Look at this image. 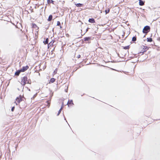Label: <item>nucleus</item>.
Segmentation results:
<instances>
[{"instance_id":"nucleus-5","label":"nucleus","mask_w":160,"mask_h":160,"mask_svg":"<svg viewBox=\"0 0 160 160\" xmlns=\"http://www.w3.org/2000/svg\"><path fill=\"white\" fill-rule=\"evenodd\" d=\"M142 48H143V49H144L143 51H142L143 52H146L147 50L148 49H147V47L143 46L142 47Z\"/></svg>"},{"instance_id":"nucleus-23","label":"nucleus","mask_w":160,"mask_h":160,"mask_svg":"<svg viewBox=\"0 0 160 160\" xmlns=\"http://www.w3.org/2000/svg\"><path fill=\"white\" fill-rule=\"evenodd\" d=\"M48 48H49V45H48Z\"/></svg>"},{"instance_id":"nucleus-16","label":"nucleus","mask_w":160,"mask_h":160,"mask_svg":"<svg viewBox=\"0 0 160 160\" xmlns=\"http://www.w3.org/2000/svg\"><path fill=\"white\" fill-rule=\"evenodd\" d=\"M136 40V38L135 37H133L132 38V41H135Z\"/></svg>"},{"instance_id":"nucleus-10","label":"nucleus","mask_w":160,"mask_h":160,"mask_svg":"<svg viewBox=\"0 0 160 160\" xmlns=\"http://www.w3.org/2000/svg\"><path fill=\"white\" fill-rule=\"evenodd\" d=\"M139 5L141 6L143 5L144 4L143 2L141 0H139Z\"/></svg>"},{"instance_id":"nucleus-18","label":"nucleus","mask_w":160,"mask_h":160,"mask_svg":"<svg viewBox=\"0 0 160 160\" xmlns=\"http://www.w3.org/2000/svg\"><path fill=\"white\" fill-rule=\"evenodd\" d=\"M128 48H129L128 46H126V47H124V48L125 49H128Z\"/></svg>"},{"instance_id":"nucleus-3","label":"nucleus","mask_w":160,"mask_h":160,"mask_svg":"<svg viewBox=\"0 0 160 160\" xmlns=\"http://www.w3.org/2000/svg\"><path fill=\"white\" fill-rule=\"evenodd\" d=\"M21 101V98L20 97H18L16 99V101H15V103H16L17 105L18 104V103H19V102Z\"/></svg>"},{"instance_id":"nucleus-12","label":"nucleus","mask_w":160,"mask_h":160,"mask_svg":"<svg viewBox=\"0 0 160 160\" xmlns=\"http://www.w3.org/2000/svg\"><path fill=\"white\" fill-rule=\"evenodd\" d=\"M52 19V15H50L49 16L48 20V21H50Z\"/></svg>"},{"instance_id":"nucleus-22","label":"nucleus","mask_w":160,"mask_h":160,"mask_svg":"<svg viewBox=\"0 0 160 160\" xmlns=\"http://www.w3.org/2000/svg\"><path fill=\"white\" fill-rule=\"evenodd\" d=\"M77 57L78 58H79L80 57V55H78Z\"/></svg>"},{"instance_id":"nucleus-14","label":"nucleus","mask_w":160,"mask_h":160,"mask_svg":"<svg viewBox=\"0 0 160 160\" xmlns=\"http://www.w3.org/2000/svg\"><path fill=\"white\" fill-rule=\"evenodd\" d=\"M147 41L149 42H151L152 41V39L151 38H148Z\"/></svg>"},{"instance_id":"nucleus-1","label":"nucleus","mask_w":160,"mask_h":160,"mask_svg":"<svg viewBox=\"0 0 160 160\" xmlns=\"http://www.w3.org/2000/svg\"><path fill=\"white\" fill-rule=\"evenodd\" d=\"M30 82L29 80H28L27 77H24L22 79L21 84L23 85H24L26 83H30Z\"/></svg>"},{"instance_id":"nucleus-9","label":"nucleus","mask_w":160,"mask_h":160,"mask_svg":"<svg viewBox=\"0 0 160 160\" xmlns=\"http://www.w3.org/2000/svg\"><path fill=\"white\" fill-rule=\"evenodd\" d=\"M75 5L77 7H82L83 4L81 3H75Z\"/></svg>"},{"instance_id":"nucleus-7","label":"nucleus","mask_w":160,"mask_h":160,"mask_svg":"<svg viewBox=\"0 0 160 160\" xmlns=\"http://www.w3.org/2000/svg\"><path fill=\"white\" fill-rule=\"evenodd\" d=\"M55 79L54 78H51L50 80L49 83H53L54 82H55Z\"/></svg>"},{"instance_id":"nucleus-11","label":"nucleus","mask_w":160,"mask_h":160,"mask_svg":"<svg viewBox=\"0 0 160 160\" xmlns=\"http://www.w3.org/2000/svg\"><path fill=\"white\" fill-rule=\"evenodd\" d=\"M90 37H86L84 38V40L85 41H88L90 40Z\"/></svg>"},{"instance_id":"nucleus-21","label":"nucleus","mask_w":160,"mask_h":160,"mask_svg":"<svg viewBox=\"0 0 160 160\" xmlns=\"http://www.w3.org/2000/svg\"><path fill=\"white\" fill-rule=\"evenodd\" d=\"M14 109V107H12V109H11L12 111H13Z\"/></svg>"},{"instance_id":"nucleus-17","label":"nucleus","mask_w":160,"mask_h":160,"mask_svg":"<svg viewBox=\"0 0 160 160\" xmlns=\"http://www.w3.org/2000/svg\"><path fill=\"white\" fill-rule=\"evenodd\" d=\"M109 12V9H108V10H105V12H106V14H107V13H108Z\"/></svg>"},{"instance_id":"nucleus-15","label":"nucleus","mask_w":160,"mask_h":160,"mask_svg":"<svg viewBox=\"0 0 160 160\" xmlns=\"http://www.w3.org/2000/svg\"><path fill=\"white\" fill-rule=\"evenodd\" d=\"M62 107L60 108V109L59 110V111H58V114H57V115L58 116L60 114V113L61 111V110H62Z\"/></svg>"},{"instance_id":"nucleus-13","label":"nucleus","mask_w":160,"mask_h":160,"mask_svg":"<svg viewBox=\"0 0 160 160\" xmlns=\"http://www.w3.org/2000/svg\"><path fill=\"white\" fill-rule=\"evenodd\" d=\"M48 38H47L46 39L45 41V42L44 41L43 42V43H44V44H47V43H48Z\"/></svg>"},{"instance_id":"nucleus-20","label":"nucleus","mask_w":160,"mask_h":160,"mask_svg":"<svg viewBox=\"0 0 160 160\" xmlns=\"http://www.w3.org/2000/svg\"><path fill=\"white\" fill-rule=\"evenodd\" d=\"M72 100H71L70 101H69L68 103V104H70V103H72Z\"/></svg>"},{"instance_id":"nucleus-8","label":"nucleus","mask_w":160,"mask_h":160,"mask_svg":"<svg viewBox=\"0 0 160 160\" xmlns=\"http://www.w3.org/2000/svg\"><path fill=\"white\" fill-rule=\"evenodd\" d=\"M21 71H20V70H18L15 73V75L17 76H18L20 72H21Z\"/></svg>"},{"instance_id":"nucleus-2","label":"nucleus","mask_w":160,"mask_h":160,"mask_svg":"<svg viewBox=\"0 0 160 160\" xmlns=\"http://www.w3.org/2000/svg\"><path fill=\"white\" fill-rule=\"evenodd\" d=\"M150 28L149 26H145L143 29V32L144 33L148 32L150 30Z\"/></svg>"},{"instance_id":"nucleus-4","label":"nucleus","mask_w":160,"mask_h":160,"mask_svg":"<svg viewBox=\"0 0 160 160\" xmlns=\"http://www.w3.org/2000/svg\"><path fill=\"white\" fill-rule=\"evenodd\" d=\"M28 68V66H26L25 67H23V68L20 69V71H21V72H23L25 71Z\"/></svg>"},{"instance_id":"nucleus-6","label":"nucleus","mask_w":160,"mask_h":160,"mask_svg":"<svg viewBox=\"0 0 160 160\" xmlns=\"http://www.w3.org/2000/svg\"><path fill=\"white\" fill-rule=\"evenodd\" d=\"M88 21L89 22L93 23L95 22V20L93 18H90L89 19Z\"/></svg>"},{"instance_id":"nucleus-19","label":"nucleus","mask_w":160,"mask_h":160,"mask_svg":"<svg viewBox=\"0 0 160 160\" xmlns=\"http://www.w3.org/2000/svg\"><path fill=\"white\" fill-rule=\"evenodd\" d=\"M60 25V23L59 21H58L57 22V25L58 26H59Z\"/></svg>"}]
</instances>
